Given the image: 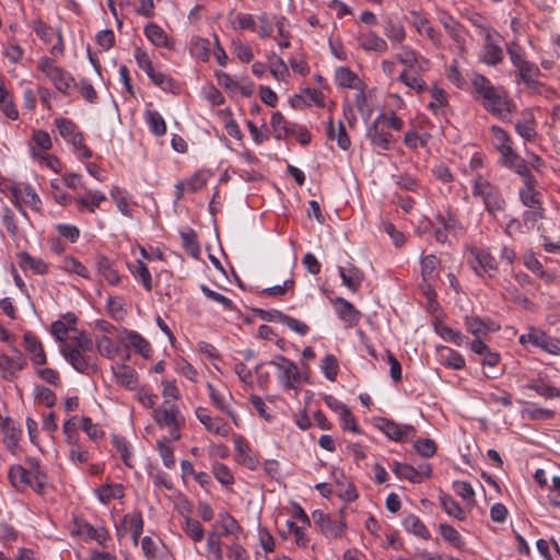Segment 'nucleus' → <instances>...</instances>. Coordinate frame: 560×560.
Here are the masks:
<instances>
[{"instance_id":"1","label":"nucleus","mask_w":560,"mask_h":560,"mask_svg":"<svg viewBox=\"0 0 560 560\" xmlns=\"http://www.w3.org/2000/svg\"><path fill=\"white\" fill-rule=\"evenodd\" d=\"M60 353L79 373L89 375L97 371L94 341L84 331L69 337V343L61 346Z\"/></svg>"},{"instance_id":"2","label":"nucleus","mask_w":560,"mask_h":560,"mask_svg":"<svg viewBox=\"0 0 560 560\" xmlns=\"http://www.w3.org/2000/svg\"><path fill=\"white\" fill-rule=\"evenodd\" d=\"M471 84L486 110L503 120L508 119L515 105L504 88L493 85L488 78L478 73L472 77Z\"/></svg>"},{"instance_id":"3","label":"nucleus","mask_w":560,"mask_h":560,"mask_svg":"<svg viewBox=\"0 0 560 560\" xmlns=\"http://www.w3.org/2000/svg\"><path fill=\"white\" fill-rule=\"evenodd\" d=\"M471 194L474 198L482 202L485 210L493 219H497L506 209V200L501 188L481 175L472 178Z\"/></svg>"},{"instance_id":"4","label":"nucleus","mask_w":560,"mask_h":560,"mask_svg":"<svg viewBox=\"0 0 560 560\" xmlns=\"http://www.w3.org/2000/svg\"><path fill=\"white\" fill-rule=\"evenodd\" d=\"M37 69L42 71L62 94L68 95L75 86L73 77L55 65V61L48 57H43L37 62Z\"/></svg>"},{"instance_id":"5","label":"nucleus","mask_w":560,"mask_h":560,"mask_svg":"<svg viewBox=\"0 0 560 560\" xmlns=\"http://www.w3.org/2000/svg\"><path fill=\"white\" fill-rule=\"evenodd\" d=\"M270 364L276 366L278 380L287 389L296 388V384L301 380V374L294 362L281 354H277L270 361Z\"/></svg>"},{"instance_id":"6","label":"nucleus","mask_w":560,"mask_h":560,"mask_svg":"<svg viewBox=\"0 0 560 560\" xmlns=\"http://www.w3.org/2000/svg\"><path fill=\"white\" fill-rule=\"evenodd\" d=\"M375 425L387 438L396 442H405L412 439L416 435V430L412 425L399 424L387 418L376 419Z\"/></svg>"},{"instance_id":"7","label":"nucleus","mask_w":560,"mask_h":560,"mask_svg":"<svg viewBox=\"0 0 560 560\" xmlns=\"http://www.w3.org/2000/svg\"><path fill=\"white\" fill-rule=\"evenodd\" d=\"M196 418L202 423L206 430L212 434L228 436L231 428L228 422L220 417H212L210 411L205 407H197L195 410Z\"/></svg>"},{"instance_id":"8","label":"nucleus","mask_w":560,"mask_h":560,"mask_svg":"<svg viewBox=\"0 0 560 560\" xmlns=\"http://www.w3.org/2000/svg\"><path fill=\"white\" fill-rule=\"evenodd\" d=\"M153 418L160 427L178 430L183 423L177 406L164 401L161 407L153 410Z\"/></svg>"},{"instance_id":"9","label":"nucleus","mask_w":560,"mask_h":560,"mask_svg":"<svg viewBox=\"0 0 560 560\" xmlns=\"http://www.w3.org/2000/svg\"><path fill=\"white\" fill-rule=\"evenodd\" d=\"M483 37L485 45L481 60L489 66H495L503 59V50L498 40L500 35L492 30H486Z\"/></svg>"},{"instance_id":"10","label":"nucleus","mask_w":560,"mask_h":560,"mask_svg":"<svg viewBox=\"0 0 560 560\" xmlns=\"http://www.w3.org/2000/svg\"><path fill=\"white\" fill-rule=\"evenodd\" d=\"M365 137L374 147L384 151L390 150L396 141L395 137L375 119L369 125Z\"/></svg>"},{"instance_id":"11","label":"nucleus","mask_w":560,"mask_h":560,"mask_svg":"<svg viewBox=\"0 0 560 560\" xmlns=\"http://www.w3.org/2000/svg\"><path fill=\"white\" fill-rule=\"evenodd\" d=\"M500 162L513 170L516 174H518L522 177L523 185L529 184L532 185L535 179L533 174L530 173L526 161L521 158L514 150L509 151V153L501 156Z\"/></svg>"},{"instance_id":"12","label":"nucleus","mask_w":560,"mask_h":560,"mask_svg":"<svg viewBox=\"0 0 560 560\" xmlns=\"http://www.w3.org/2000/svg\"><path fill=\"white\" fill-rule=\"evenodd\" d=\"M26 366V360L22 352L14 349L12 355L0 354V371L4 380H13L16 372Z\"/></svg>"},{"instance_id":"13","label":"nucleus","mask_w":560,"mask_h":560,"mask_svg":"<svg viewBox=\"0 0 560 560\" xmlns=\"http://www.w3.org/2000/svg\"><path fill=\"white\" fill-rule=\"evenodd\" d=\"M439 21L443 25L447 35L453 39L456 47L463 52L465 51V37H464V26L456 21L452 15L446 12H441L439 14Z\"/></svg>"},{"instance_id":"14","label":"nucleus","mask_w":560,"mask_h":560,"mask_svg":"<svg viewBox=\"0 0 560 560\" xmlns=\"http://www.w3.org/2000/svg\"><path fill=\"white\" fill-rule=\"evenodd\" d=\"M334 305L339 319L345 322L348 327L359 324L361 313L349 301L338 296L334 300Z\"/></svg>"},{"instance_id":"15","label":"nucleus","mask_w":560,"mask_h":560,"mask_svg":"<svg viewBox=\"0 0 560 560\" xmlns=\"http://www.w3.org/2000/svg\"><path fill=\"white\" fill-rule=\"evenodd\" d=\"M9 480L11 485L18 491H25L31 488L35 491V480L31 474L26 470V468L22 465H13L10 467L8 472Z\"/></svg>"},{"instance_id":"16","label":"nucleus","mask_w":560,"mask_h":560,"mask_svg":"<svg viewBox=\"0 0 560 560\" xmlns=\"http://www.w3.org/2000/svg\"><path fill=\"white\" fill-rule=\"evenodd\" d=\"M24 347L35 365H44L47 357L40 340L32 332L26 331L23 335Z\"/></svg>"},{"instance_id":"17","label":"nucleus","mask_w":560,"mask_h":560,"mask_svg":"<svg viewBox=\"0 0 560 560\" xmlns=\"http://www.w3.org/2000/svg\"><path fill=\"white\" fill-rule=\"evenodd\" d=\"M471 255L474 260L470 264L478 275L497 270V260L490 253L481 249H472Z\"/></svg>"},{"instance_id":"18","label":"nucleus","mask_w":560,"mask_h":560,"mask_svg":"<svg viewBox=\"0 0 560 560\" xmlns=\"http://www.w3.org/2000/svg\"><path fill=\"white\" fill-rule=\"evenodd\" d=\"M338 271L342 280V284L352 292H357L364 278L363 272L352 264H349L347 267H339Z\"/></svg>"},{"instance_id":"19","label":"nucleus","mask_w":560,"mask_h":560,"mask_svg":"<svg viewBox=\"0 0 560 560\" xmlns=\"http://www.w3.org/2000/svg\"><path fill=\"white\" fill-rule=\"evenodd\" d=\"M536 183L537 182L534 180L532 185L524 184L518 191L521 202L527 208V210L544 208L541 194L535 189Z\"/></svg>"},{"instance_id":"20","label":"nucleus","mask_w":560,"mask_h":560,"mask_svg":"<svg viewBox=\"0 0 560 560\" xmlns=\"http://www.w3.org/2000/svg\"><path fill=\"white\" fill-rule=\"evenodd\" d=\"M116 381L127 389H135L138 384L137 372L125 363L112 368Z\"/></svg>"},{"instance_id":"21","label":"nucleus","mask_w":560,"mask_h":560,"mask_svg":"<svg viewBox=\"0 0 560 560\" xmlns=\"http://www.w3.org/2000/svg\"><path fill=\"white\" fill-rule=\"evenodd\" d=\"M217 527H220L221 530L218 534L219 537H225L232 535L235 539L243 534V528L238 524V522L228 512L220 514V520L215 523Z\"/></svg>"},{"instance_id":"22","label":"nucleus","mask_w":560,"mask_h":560,"mask_svg":"<svg viewBox=\"0 0 560 560\" xmlns=\"http://www.w3.org/2000/svg\"><path fill=\"white\" fill-rule=\"evenodd\" d=\"M0 425L3 431V444L9 451L14 450L22 435L21 429H19L9 417L4 418Z\"/></svg>"},{"instance_id":"23","label":"nucleus","mask_w":560,"mask_h":560,"mask_svg":"<svg viewBox=\"0 0 560 560\" xmlns=\"http://www.w3.org/2000/svg\"><path fill=\"white\" fill-rule=\"evenodd\" d=\"M19 266L25 270H32L35 275H46L48 272L47 264L40 259L31 256L27 252L18 254Z\"/></svg>"},{"instance_id":"24","label":"nucleus","mask_w":560,"mask_h":560,"mask_svg":"<svg viewBox=\"0 0 560 560\" xmlns=\"http://www.w3.org/2000/svg\"><path fill=\"white\" fill-rule=\"evenodd\" d=\"M26 470L35 480V492L38 494L44 493L47 476L40 467L39 460L35 457H26L25 459Z\"/></svg>"},{"instance_id":"25","label":"nucleus","mask_w":560,"mask_h":560,"mask_svg":"<svg viewBox=\"0 0 560 560\" xmlns=\"http://www.w3.org/2000/svg\"><path fill=\"white\" fill-rule=\"evenodd\" d=\"M413 25H415L416 30L418 31V33L425 34L436 48L443 47L442 34L438 30H435L433 26L430 25L428 19L420 16V15H416Z\"/></svg>"},{"instance_id":"26","label":"nucleus","mask_w":560,"mask_h":560,"mask_svg":"<svg viewBox=\"0 0 560 560\" xmlns=\"http://www.w3.org/2000/svg\"><path fill=\"white\" fill-rule=\"evenodd\" d=\"M358 40L359 46L364 50L377 52H385L387 50L386 40L374 32L359 35Z\"/></svg>"},{"instance_id":"27","label":"nucleus","mask_w":560,"mask_h":560,"mask_svg":"<svg viewBox=\"0 0 560 560\" xmlns=\"http://www.w3.org/2000/svg\"><path fill=\"white\" fill-rule=\"evenodd\" d=\"M346 527L347 524L340 512L338 515H330L320 532L327 538H338L342 536Z\"/></svg>"},{"instance_id":"28","label":"nucleus","mask_w":560,"mask_h":560,"mask_svg":"<svg viewBox=\"0 0 560 560\" xmlns=\"http://www.w3.org/2000/svg\"><path fill=\"white\" fill-rule=\"evenodd\" d=\"M517 69L521 79L529 89L539 91V89L542 88V84L536 80V77L539 75L540 70L535 63L527 61L517 67Z\"/></svg>"},{"instance_id":"29","label":"nucleus","mask_w":560,"mask_h":560,"mask_svg":"<svg viewBox=\"0 0 560 560\" xmlns=\"http://www.w3.org/2000/svg\"><path fill=\"white\" fill-rule=\"evenodd\" d=\"M98 273L110 285H116L120 281L119 273L113 268L112 261L105 256H98L95 261Z\"/></svg>"},{"instance_id":"30","label":"nucleus","mask_w":560,"mask_h":560,"mask_svg":"<svg viewBox=\"0 0 560 560\" xmlns=\"http://www.w3.org/2000/svg\"><path fill=\"white\" fill-rule=\"evenodd\" d=\"M492 144L501 153V156L514 150L511 144V138L508 132L499 126H492L491 129Z\"/></svg>"},{"instance_id":"31","label":"nucleus","mask_w":560,"mask_h":560,"mask_svg":"<svg viewBox=\"0 0 560 560\" xmlns=\"http://www.w3.org/2000/svg\"><path fill=\"white\" fill-rule=\"evenodd\" d=\"M128 269L135 278L141 281L147 291L150 292L152 290L151 273L142 260L136 259L133 262H129Z\"/></svg>"},{"instance_id":"32","label":"nucleus","mask_w":560,"mask_h":560,"mask_svg":"<svg viewBox=\"0 0 560 560\" xmlns=\"http://www.w3.org/2000/svg\"><path fill=\"white\" fill-rule=\"evenodd\" d=\"M490 324L491 320H485L478 316H466L465 318V326L467 331L476 336V338L494 330L490 327Z\"/></svg>"},{"instance_id":"33","label":"nucleus","mask_w":560,"mask_h":560,"mask_svg":"<svg viewBox=\"0 0 560 560\" xmlns=\"http://www.w3.org/2000/svg\"><path fill=\"white\" fill-rule=\"evenodd\" d=\"M402 525L405 529L420 538L429 539L430 538V532L428 530L427 526L421 522V520L413 515L408 514L402 520Z\"/></svg>"},{"instance_id":"34","label":"nucleus","mask_w":560,"mask_h":560,"mask_svg":"<svg viewBox=\"0 0 560 560\" xmlns=\"http://www.w3.org/2000/svg\"><path fill=\"white\" fill-rule=\"evenodd\" d=\"M207 389L209 393L210 400L215 409H218L222 413L230 409L229 400L233 399L231 393H220L211 383L207 384Z\"/></svg>"},{"instance_id":"35","label":"nucleus","mask_w":560,"mask_h":560,"mask_svg":"<svg viewBox=\"0 0 560 560\" xmlns=\"http://www.w3.org/2000/svg\"><path fill=\"white\" fill-rule=\"evenodd\" d=\"M327 137L329 139H336L338 147L342 150H348L351 145L345 125L339 121L338 132L336 133L332 118H329L328 120Z\"/></svg>"},{"instance_id":"36","label":"nucleus","mask_w":560,"mask_h":560,"mask_svg":"<svg viewBox=\"0 0 560 560\" xmlns=\"http://www.w3.org/2000/svg\"><path fill=\"white\" fill-rule=\"evenodd\" d=\"M78 530L82 535H86L89 538L97 541L103 545L109 538V534L104 527H94L86 522H82L78 524Z\"/></svg>"},{"instance_id":"37","label":"nucleus","mask_w":560,"mask_h":560,"mask_svg":"<svg viewBox=\"0 0 560 560\" xmlns=\"http://www.w3.org/2000/svg\"><path fill=\"white\" fill-rule=\"evenodd\" d=\"M97 498L102 503H109L114 499H120L124 497V487L120 483L115 485H103L97 490Z\"/></svg>"},{"instance_id":"38","label":"nucleus","mask_w":560,"mask_h":560,"mask_svg":"<svg viewBox=\"0 0 560 560\" xmlns=\"http://www.w3.org/2000/svg\"><path fill=\"white\" fill-rule=\"evenodd\" d=\"M234 445L237 455L242 458V463L249 469H255L257 459L250 455V447L247 442L242 436H236L234 439Z\"/></svg>"},{"instance_id":"39","label":"nucleus","mask_w":560,"mask_h":560,"mask_svg":"<svg viewBox=\"0 0 560 560\" xmlns=\"http://www.w3.org/2000/svg\"><path fill=\"white\" fill-rule=\"evenodd\" d=\"M524 417L533 421L553 419L556 412L551 409L538 407L536 404L526 402V407L522 410Z\"/></svg>"},{"instance_id":"40","label":"nucleus","mask_w":560,"mask_h":560,"mask_svg":"<svg viewBox=\"0 0 560 560\" xmlns=\"http://www.w3.org/2000/svg\"><path fill=\"white\" fill-rule=\"evenodd\" d=\"M183 246L188 255L197 258L200 254V246L197 242V234L192 229L186 228L180 231Z\"/></svg>"},{"instance_id":"41","label":"nucleus","mask_w":560,"mask_h":560,"mask_svg":"<svg viewBox=\"0 0 560 560\" xmlns=\"http://www.w3.org/2000/svg\"><path fill=\"white\" fill-rule=\"evenodd\" d=\"M393 471L398 478L407 479L411 482L418 483L422 481V475L416 470L411 465L395 462Z\"/></svg>"},{"instance_id":"42","label":"nucleus","mask_w":560,"mask_h":560,"mask_svg":"<svg viewBox=\"0 0 560 560\" xmlns=\"http://www.w3.org/2000/svg\"><path fill=\"white\" fill-rule=\"evenodd\" d=\"M145 37L158 47H167L168 38L159 25L150 23L144 27Z\"/></svg>"},{"instance_id":"43","label":"nucleus","mask_w":560,"mask_h":560,"mask_svg":"<svg viewBox=\"0 0 560 560\" xmlns=\"http://www.w3.org/2000/svg\"><path fill=\"white\" fill-rule=\"evenodd\" d=\"M435 330L444 340L453 342L456 346H463L468 341V338L464 334L446 325L440 324L435 326Z\"/></svg>"},{"instance_id":"44","label":"nucleus","mask_w":560,"mask_h":560,"mask_svg":"<svg viewBox=\"0 0 560 560\" xmlns=\"http://www.w3.org/2000/svg\"><path fill=\"white\" fill-rule=\"evenodd\" d=\"M126 341L128 347H132L137 352L143 357H149L151 352L150 343L138 332L128 331L126 335Z\"/></svg>"},{"instance_id":"45","label":"nucleus","mask_w":560,"mask_h":560,"mask_svg":"<svg viewBox=\"0 0 560 560\" xmlns=\"http://www.w3.org/2000/svg\"><path fill=\"white\" fill-rule=\"evenodd\" d=\"M440 533L444 540L448 541L454 548L463 550L465 542L458 530L448 524H440Z\"/></svg>"},{"instance_id":"46","label":"nucleus","mask_w":560,"mask_h":560,"mask_svg":"<svg viewBox=\"0 0 560 560\" xmlns=\"http://www.w3.org/2000/svg\"><path fill=\"white\" fill-rule=\"evenodd\" d=\"M50 331H51V335L59 342V350H60L62 345L69 343L68 334L70 331H77V329L74 328V326H70L63 320H56L51 324Z\"/></svg>"},{"instance_id":"47","label":"nucleus","mask_w":560,"mask_h":560,"mask_svg":"<svg viewBox=\"0 0 560 560\" xmlns=\"http://www.w3.org/2000/svg\"><path fill=\"white\" fill-rule=\"evenodd\" d=\"M148 77L152 81L153 84L161 88L163 91L173 93L177 89L175 80L170 74H166L159 70H154Z\"/></svg>"},{"instance_id":"48","label":"nucleus","mask_w":560,"mask_h":560,"mask_svg":"<svg viewBox=\"0 0 560 560\" xmlns=\"http://www.w3.org/2000/svg\"><path fill=\"white\" fill-rule=\"evenodd\" d=\"M384 34L387 36L389 40L395 43H402L406 38V31L401 23L394 21L392 19L386 21Z\"/></svg>"},{"instance_id":"49","label":"nucleus","mask_w":560,"mask_h":560,"mask_svg":"<svg viewBox=\"0 0 560 560\" xmlns=\"http://www.w3.org/2000/svg\"><path fill=\"white\" fill-rule=\"evenodd\" d=\"M60 268L68 273H75L85 279L90 278L88 268L73 257H65L60 264Z\"/></svg>"},{"instance_id":"50","label":"nucleus","mask_w":560,"mask_h":560,"mask_svg":"<svg viewBox=\"0 0 560 560\" xmlns=\"http://www.w3.org/2000/svg\"><path fill=\"white\" fill-rule=\"evenodd\" d=\"M145 120L152 133H154L158 137L165 135L166 124L159 112L148 110L145 114Z\"/></svg>"},{"instance_id":"51","label":"nucleus","mask_w":560,"mask_h":560,"mask_svg":"<svg viewBox=\"0 0 560 560\" xmlns=\"http://www.w3.org/2000/svg\"><path fill=\"white\" fill-rule=\"evenodd\" d=\"M440 503L442 509L447 513L450 516H454L459 521L465 520L466 515L464 510L459 506V504L447 494H443L440 497Z\"/></svg>"},{"instance_id":"52","label":"nucleus","mask_w":560,"mask_h":560,"mask_svg":"<svg viewBox=\"0 0 560 560\" xmlns=\"http://www.w3.org/2000/svg\"><path fill=\"white\" fill-rule=\"evenodd\" d=\"M112 443L116 452L120 455L121 460L128 467H132V454L129 450V443L124 436L114 435Z\"/></svg>"},{"instance_id":"53","label":"nucleus","mask_w":560,"mask_h":560,"mask_svg":"<svg viewBox=\"0 0 560 560\" xmlns=\"http://www.w3.org/2000/svg\"><path fill=\"white\" fill-rule=\"evenodd\" d=\"M124 524L128 527L131 536H141L143 532V517L141 512L135 511L124 516Z\"/></svg>"},{"instance_id":"54","label":"nucleus","mask_w":560,"mask_h":560,"mask_svg":"<svg viewBox=\"0 0 560 560\" xmlns=\"http://www.w3.org/2000/svg\"><path fill=\"white\" fill-rule=\"evenodd\" d=\"M21 203H24L33 210H38L40 205L39 196L36 194L34 188L30 184L21 185Z\"/></svg>"},{"instance_id":"55","label":"nucleus","mask_w":560,"mask_h":560,"mask_svg":"<svg viewBox=\"0 0 560 560\" xmlns=\"http://www.w3.org/2000/svg\"><path fill=\"white\" fill-rule=\"evenodd\" d=\"M55 125L59 131V135L68 142L78 132V126L70 119L58 117L55 119Z\"/></svg>"},{"instance_id":"56","label":"nucleus","mask_w":560,"mask_h":560,"mask_svg":"<svg viewBox=\"0 0 560 560\" xmlns=\"http://www.w3.org/2000/svg\"><path fill=\"white\" fill-rule=\"evenodd\" d=\"M270 125L273 129L277 139L285 138L290 133L288 121L285 120L284 116L279 112L272 114Z\"/></svg>"},{"instance_id":"57","label":"nucleus","mask_w":560,"mask_h":560,"mask_svg":"<svg viewBox=\"0 0 560 560\" xmlns=\"http://www.w3.org/2000/svg\"><path fill=\"white\" fill-rule=\"evenodd\" d=\"M200 290L209 300L221 304L225 311L234 310V304H233L232 300L226 298L225 295H223L219 292H215L214 290H211L206 284H201Z\"/></svg>"},{"instance_id":"58","label":"nucleus","mask_w":560,"mask_h":560,"mask_svg":"<svg viewBox=\"0 0 560 560\" xmlns=\"http://www.w3.org/2000/svg\"><path fill=\"white\" fill-rule=\"evenodd\" d=\"M537 348H540L550 354L560 355V339L551 337L542 331Z\"/></svg>"},{"instance_id":"59","label":"nucleus","mask_w":560,"mask_h":560,"mask_svg":"<svg viewBox=\"0 0 560 560\" xmlns=\"http://www.w3.org/2000/svg\"><path fill=\"white\" fill-rule=\"evenodd\" d=\"M516 132L525 140L532 141L536 138L535 121L530 116L528 119L520 120L515 124Z\"/></svg>"},{"instance_id":"60","label":"nucleus","mask_w":560,"mask_h":560,"mask_svg":"<svg viewBox=\"0 0 560 560\" xmlns=\"http://www.w3.org/2000/svg\"><path fill=\"white\" fill-rule=\"evenodd\" d=\"M526 387L530 390L536 392L538 395L545 398H560V388L556 386H551L548 384H539L536 382H530L526 385Z\"/></svg>"},{"instance_id":"61","label":"nucleus","mask_w":560,"mask_h":560,"mask_svg":"<svg viewBox=\"0 0 560 560\" xmlns=\"http://www.w3.org/2000/svg\"><path fill=\"white\" fill-rule=\"evenodd\" d=\"M212 474L214 478L224 486H230L234 482L231 470L222 463L215 462L212 464Z\"/></svg>"},{"instance_id":"62","label":"nucleus","mask_w":560,"mask_h":560,"mask_svg":"<svg viewBox=\"0 0 560 560\" xmlns=\"http://www.w3.org/2000/svg\"><path fill=\"white\" fill-rule=\"evenodd\" d=\"M183 530L194 541H201L205 536L201 524L197 520H192L190 517L185 518Z\"/></svg>"},{"instance_id":"63","label":"nucleus","mask_w":560,"mask_h":560,"mask_svg":"<svg viewBox=\"0 0 560 560\" xmlns=\"http://www.w3.org/2000/svg\"><path fill=\"white\" fill-rule=\"evenodd\" d=\"M438 221L442 224L445 231L452 234H460L464 231V226L460 221L452 213L445 215H439Z\"/></svg>"},{"instance_id":"64","label":"nucleus","mask_w":560,"mask_h":560,"mask_svg":"<svg viewBox=\"0 0 560 560\" xmlns=\"http://www.w3.org/2000/svg\"><path fill=\"white\" fill-rule=\"evenodd\" d=\"M440 264L439 258L435 255H427L421 260V275L423 280L432 279L435 275L436 268Z\"/></svg>"}]
</instances>
